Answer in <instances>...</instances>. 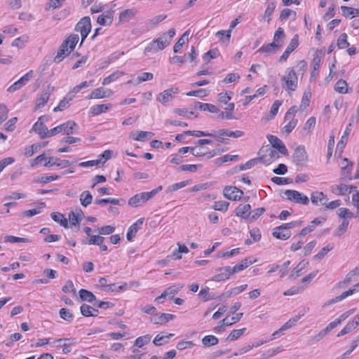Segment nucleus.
Instances as JSON below:
<instances>
[{
  "label": "nucleus",
  "mask_w": 359,
  "mask_h": 359,
  "mask_svg": "<svg viewBox=\"0 0 359 359\" xmlns=\"http://www.w3.org/2000/svg\"><path fill=\"white\" fill-rule=\"evenodd\" d=\"M154 78V75L150 72H142L137 74L135 77L128 81V84L132 86H137L142 82L151 81Z\"/></svg>",
  "instance_id": "obj_24"
},
{
  "label": "nucleus",
  "mask_w": 359,
  "mask_h": 359,
  "mask_svg": "<svg viewBox=\"0 0 359 359\" xmlns=\"http://www.w3.org/2000/svg\"><path fill=\"white\" fill-rule=\"evenodd\" d=\"M81 219V215L76 214L75 212H72L69 216V222L68 224H70V227H75V231H77V225Z\"/></svg>",
  "instance_id": "obj_52"
},
{
  "label": "nucleus",
  "mask_w": 359,
  "mask_h": 359,
  "mask_svg": "<svg viewBox=\"0 0 359 359\" xmlns=\"http://www.w3.org/2000/svg\"><path fill=\"white\" fill-rule=\"evenodd\" d=\"M248 287L247 284L236 286L223 293L222 296L226 298H231L237 296L245 291Z\"/></svg>",
  "instance_id": "obj_38"
},
{
  "label": "nucleus",
  "mask_w": 359,
  "mask_h": 359,
  "mask_svg": "<svg viewBox=\"0 0 359 359\" xmlns=\"http://www.w3.org/2000/svg\"><path fill=\"white\" fill-rule=\"evenodd\" d=\"M144 222V218H140L129 226L126 233V238L128 241H131L133 240L137 231L142 229Z\"/></svg>",
  "instance_id": "obj_20"
},
{
  "label": "nucleus",
  "mask_w": 359,
  "mask_h": 359,
  "mask_svg": "<svg viewBox=\"0 0 359 359\" xmlns=\"http://www.w3.org/2000/svg\"><path fill=\"white\" fill-rule=\"evenodd\" d=\"M259 158L264 163L271 164L279 158V154L277 150L267 145L261 148Z\"/></svg>",
  "instance_id": "obj_9"
},
{
  "label": "nucleus",
  "mask_w": 359,
  "mask_h": 359,
  "mask_svg": "<svg viewBox=\"0 0 359 359\" xmlns=\"http://www.w3.org/2000/svg\"><path fill=\"white\" fill-rule=\"evenodd\" d=\"M112 95V91L110 89L105 88H98L94 89L90 95L89 99H102L105 97H109Z\"/></svg>",
  "instance_id": "obj_29"
},
{
  "label": "nucleus",
  "mask_w": 359,
  "mask_h": 359,
  "mask_svg": "<svg viewBox=\"0 0 359 359\" xmlns=\"http://www.w3.org/2000/svg\"><path fill=\"white\" fill-rule=\"evenodd\" d=\"M111 106L109 104H95L90 108L89 116H95L109 111Z\"/></svg>",
  "instance_id": "obj_35"
},
{
  "label": "nucleus",
  "mask_w": 359,
  "mask_h": 359,
  "mask_svg": "<svg viewBox=\"0 0 359 359\" xmlns=\"http://www.w3.org/2000/svg\"><path fill=\"white\" fill-rule=\"evenodd\" d=\"M93 200V196L88 191H85L82 192L80 195V202L81 205L84 207H86L89 204L91 203Z\"/></svg>",
  "instance_id": "obj_58"
},
{
  "label": "nucleus",
  "mask_w": 359,
  "mask_h": 359,
  "mask_svg": "<svg viewBox=\"0 0 359 359\" xmlns=\"http://www.w3.org/2000/svg\"><path fill=\"white\" fill-rule=\"evenodd\" d=\"M285 36V35L283 29L282 27H279L274 33L273 40L272 42L280 48L284 43Z\"/></svg>",
  "instance_id": "obj_42"
},
{
  "label": "nucleus",
  "mask_w": 359,
  "mask_h": 359,
  "mask_svg": "<svg viewBox=\"0 0 359 359\" xmlns=\"http://www.w3.org/2000/svg\"><path fill=\"white\" fill-rule=\"evenodd\" d=\"M316 246V241H311L309 242L301 250L300 255L303 257H306L309 255L313 250Z\"/></svg>",
  "instance_id": "obj_54"
},
{
  "label": "nucleus",
  "mask_w": 359,
  "mask_h": 359,
  "mask_svg": "<svg viewBox=\"0 0 359 359\" xmlns=\"http://www.w3.org/2000/svg\"><path fill=\"white\" fill-rule=\"evenodd\" d=\"M212 137L218 138L222 140H225L227 137L234 139L241 138L244 135V132L242 130H231L229 129H222L218 131L212 133Z\"/></svg>",
  "instance_id": "obj_12"
},
{
  "label": "nucleus",
  "mask_w": 359,
  "mask_h": 359,
  "mask_svg": "<svg viewBox=\"0 0 359 359\" xmlns=\"http://www.w3.org/2000/svg\"><path fill=\"white\" fill-rule=\"evenodd\" d=\"M173 336V334H167V335H164V334H157L154 340H153V343L156 345V346H161L164 344H166L168 343V339Z\"/></svg>",
  "instance_id": "obj_47"
},
{
  "label": "nucleus",
  "mask_w": 359,
  "mask_h": 359,
  "mask_svg": "<svg viewBox=\"0 0 359 359\" xmlns=\"http://www.w3.org/2000/svg\"><path fill=\"white\" fill-rule=\"evenodd\" d=\"M29 38L27 36L24 35L21 36L17 39H15L13 43L12 46L14 47H17L18 48H22L25 47V44L28 42Z\"/></svg>",
  "instance_id": "obj_61"
},
{
  "label": "nucleus",
  "mask_w": 359,
  "mask_h": 359,
  "mask_svg": "<svg viewBox=\"0 0 359 359\" xmlns=\"http://www.w3.org/2000/svg\"><path fill=\"white\" fill-rule=\"evenodd\" d=\"M224 196L229 200H239L243 196V191L236 187H226L223 191Z\"/></svg>",
  "instance_id": "obj_25"
},
{
  "label": "nucleus",
  "mask_w": 359,
  "mask_h": 359,
  "mask_svg": "<svg viewBox=\"0 0 359 359\" xmlns=\"http://www.w3.org/2000/svg\"><path fill=\"white\" fill-rule=\"evenodd\" d=\"M217 274L214 275L210 280L213 282H221L228 280L231 276L233 275L231 267L229 266L220 267L216 269Z\"/></svg>",
  "instance_id": "obj_17"
},
{
  "label": "nucleus",
  "mask_w": 359,
  "mask_h": 359,
  "mask_svg": "<svg viewBox=\"0 0 359 359\" xmlns=\"http://www.w3.org/2000/svg\"><path fill=\"white\" fill-rule=\"evenodd\" d=\"M279 48H280L277 45H276L275 43L271 42V43H269L268 44H266V45L262 46L257 50V52L259 53L270 55V54L276 53L279 50Z\"/></svg>",
  "instance_id": "obj_41"
},
{
  "label": "nucleus",
  "mask_w": 359,
  "mask_h": 359,
  "mask_svg": "<svg viewBox=\"0 0 359 359\" xmlns=\"http://www.w3.org/2000/svg\"><path fill=\"white\" fill-rule=\"evenodd\" d=\"M231 35V29L228 30H220L216 33V36L218 37L220 41L222 43H228L229 42Z\"/></svg>",
  "instance_id": "obj_51"
},
{
  "label": "nucleus",
  "mask_w": 359,
  "mask_h": 359,
  "mask_svg": "<svg viewBox=\"0 0 359 359\" xmlns=\"http://www.w3.org/2000/svg\"><path fill=\"white\" fill-rule=\"evenodd\" d=\"M294 70L298 76L302 77L307 69V63L304 60H299L297 62Z\"/></svg>",
  "instance_id": "obj_53"
},
{
  "label": "nucleus",
  "mask_w": 359,
  "mask_h": 359,
  "mask_svg": "<svg viewBox=\"0 0 359 359\" xmlns=\"http://www.w3.org/2000/svg\"><path fill=\"white\" fill-rule=\"evenodd\" d=\"M90 29L91 24L90 18H84L78 22L76 27V30L80 33L81 36V41L80 44H81L83 40L87 37Z\"/></svg>",
  "instance_id": "obj_16"
},
{
  "label": "nucleus",
  "mask_w": 359,
  "mask_h": 359,
  "mask_svg": "<svg viewBox=\"0 0 359 359\" xmlns=\"http://www.w3.org/2000/svg\"><path fill=\"white\" fill-rule=\"evenodd\" d=\"M232 93L231 92H222L218 94L217 101L222 104H227L231 100Z\"/></svg>",
  "instance_id": "obj_56"
},
{
  "label": "nucleus",
  "mask_w": 359,
  "mask_h": 359,
  "mask_svg": "<svg viewBox=\"0 0 359 359\" xmlns=\"http://www.w3.org/2000/svg\"><path fill=\"white\" fill-rule=\"evenodd\" d=\"M247 329L245 327H243L241 329L233 330L227 336L226 340L229 341H234L238 339L241 337H242Z\"/></svg>",
  "instance_id": "obj_43"
},
{
  "label": "nucleus",
  "mask_w": 359,
  "mask_h": 359,
  "mask_svg": "<svg viewBox=\"0 0 359 359\" xmlns=\"http://www.w3.org/2000/svg\"><path fill=\"white\" fill-rule=\"evenodd\" d=\"M162 189L160 186L151 191L142 192L137 194L128 200V205L130 208H137L142 206L149 199L152 198L159 191Z\"/></svg>",
  "instance_id": "obj_3"
},
{
  "label": "nucleus",
  "mask_w": 359,
  "mask_h": 359,
  "mask_svg": "<svg viewBox=\"0 0 359 359\" xmlns=\"http://www.w3.org/2000/svg\"><path fill=\"white\" fill-rule=\"evenodd\" d=\"M116 231V226L113 224L106 225L97 228V234L90 236L87 240L88 245H101L103 243L104 238L103 236H107L113 233Z\"/></svg>",
  "instance_id": "obj_4"
},
{
  "label": "nucleus",
  "mask_w": 359,
  "mask_h": 359,
  "mask_svg": "<svg viewBox=\"0 0 359 359\" xmlns=\"http://www.w3.org/2000/svg\"><path fill=\"white\" fill-rule=\"evenodd\" d=\"M154 133L149 131L135 130L129 134V137L134 141L144 142L151 139Z\"/></svg>",
  "instance_id": "obj_22"
},
{
  "label": "nucleus",
  "mask_w": 359,
  "mask_h": 359,
  "mask_svg": "<svg viewBox=\"0 0 359 359\" xmlns=\"http://www.w3.org/2000/svg\"><path fill=\"white\" fill-rule=\"evenodd\" d=\"M114 17V11L109 10L98 16L97 22L102 26H109L113 22Z\"/></svg>",
  "instance_id": "obj_26"
},
{
  "label": "nucleus",
  "mask_w": 359,
  "mask_h": 359,
  "mask_svg": "<svg viewBox=\"0 0 359 359\" xmlns=\"http://www.w3.org/2000/svg\"><path fill=\"white\" fill-rule=\"evenodd\" d=\"M179 93L177 88H170L159 93L156 100L162 104L168 105Z\"/></svg>",
  "instance_id": "obj_11"
},
{
  "label": "nucleus",
  "mask_w": 359,
  "mask_h": 359,
  "mask_svg": "<svg viewBox=\"0 0 359 359\" xmlns=\"http://www.w3.org/2000/svg\"><path fill=\"white\" fill-rule=\"evenodd\" d=\"M79 296L82 300L87 301L88 302H92L95 299V297L92 292L84 289H81L79 291Z\"/></svg>",
  "instance_id": "obj_64"
},
{
  "label": "nucleus",
  "mask_w": 359,
  "mask_h": 359,
  "mask_svg": "<svg viewBox=\"0 0 359 359\" xmlns=\"http://www.w3.org/2000/svg\"><path fill=\"white\" fill-rule=\"evenodd\" d=\"M282 86L287 90L294 91L297 88L298 76L294 69L289 68L281 79Z\"/></svg>",
  "instance_id": "obj_6"
},
{
  "label": "nucleus",
  "mask_w": 359,
  "mask_h": 359,
  "mask_svg": "<svg viewBox=\"0 0 359 359\" xmlns=\"http://www.w3.org/2000/svg\"><path fill=\"white\" fill-rule=\"evenodd\" d=\"M251 206L250 204H240L235 210L236 216L249 220Z\"/></svg>",
  "instance_id": "obj_33"
},
{
  "label": "nucleus",
  "mask_w": 359,
  "mask_h": 359,
  "mask_svg": "<svg viewBox=\"0 0 359 359\" xmlns=\"http://www.w3.org/2000/svg\"><path fill=\"white\" fill-rule=\"evenodd\" d=\"M356 311V309H349L344 313H343L338 318L331 322L327 325V326L325 328L328 334L334 330L336 327L340 325L343 321H344L349 316L353 315Z\"/></svg>",
  "instance_id": "obj_18"
},
{
  "label": "nucleus",
  "mask_w": 359,
  "mask_h": 359,
  "mask_svg": "<svg viewBox=\"0 0 359 359\" xmlns=\"http://www.w3.org/2000/svg\"><path fill=\"white\" fill-rule=\"evenodd\" d=\"M282 105V102L280 100H276L271 107V109L266 116L263 117V119L265 121H269L274 118V117L277 115L279 107Z\"/></svg>",
  "instance_id": "obj_39"
},
{
  "label": "nucleus",
  "mask_w": 359,
  "mask_h": 359,
  "mask_svg": "<svg viewBox=\"0 0 359 359\" xmlns=\"http://www.w3.org/2000/svg\"><path fill=\"white\" fill-rule=\"evenodd\" d=\"M284 196L290 201L304 205L308 204L309 201V198L306 196L294 190L285 191L284 192Z\"/></svg>",
  "instance_id": "obj_15"
},
{
  "label": "nucleus",
  "mask_w": 359,
  "mask_h": 359,
  "mask_svg": "<svg viewBox=\"0 0 359 359\" xmlns=\"http://www.w3.org/2000/svg\"><path fill=\"white\" fill-rule=\"evenodd\" d=\"M51 217L54 221L58 222L61 226L67 227L68 220L64 217L63 215L54 212L51 214Z\"/></svg>",
  "instance_id": "obj_59"
},
{
  "label": "nucleus",
  "mask_w": 359,
  "mask_h": 359,
  "mask_svg": "<svg viewBox=\"0 0 359 359\" xmlns=\"http://www.w3.org/2000/svg\"><path fill=\"white\" fill-rule=\"evenodd\" d=\"M44 146L45 144H34L31 146L27 147L24 149V155L26 157H31Z\"/></svg>",
  "instance_id": "obj_45"
},
{
  "label": "nucleus",
  "mask_w": 359,
  "mask_h": 359,
  "mask_svg": "<svg viewBox=\"0 0 359 359\" xmlns=\"http://www.w3.org/2000/svg\"><path fill=\"white\" fill-rule=\"evenodd\" d=\"M175 318V316L170 313H161L155 320L156 324H164Z\"/></svg>",
  "instance_id": "obj_55"
},
{
  "label": "nucleus",
  "mask_w": 359,
  "mask_h": 359,
  "mask_svg": "<svg viewBox=\"0 0 359 359\" xmlns=\"http://www.w3.org/2000/svg\"><path fill=\"white\" fill-rule=\"evenodd\" d=\"M267 138L270 144L272 145L271 148L278 150V152L279 151L284 155L287 154V150L286 147L277 137L273 135H269Z\"/></svg>",
  "instance_id": "obj_27"
},
{
  "label": "nucleus",
  "mask_w": 359,
  "mask_h": 359,
  "mask_svg": "<svg viewBox=\"0 0 359 359\" xmlns=\"http://www.w3.org/2000/svg\"><path fill=\"white\" fill-rule=\"evenodd\" d=\"M302 225L301 221H294L282 226L276 227L273 230V236L280 240H287L292 235L290 229L300 226Z\"/></svg>",
  "instance_id": "obj_5"
},
{
  "label": "nucleus",
  "mask_w": 359,
  "mask_h": 359,
  "mask_svg": "<svg viewBox=\"0 0 359 359\" xmlns=\"http://www.w3.org/2000/svg\"><path fill=\"white\" fill-rule=\"evenodd\" d=\"M210 142L211 141L210 140H198V144L196 147H191V154L195 156H202L210 154L208 148L205 147L204 144H209Z\"/></svg>",
  "instance_id": "obj_19"
},
{
  "label": "nucleus",
  "mask_w": 359,
  "mask_h": 359,
  "mask_svg": "<svg viewBox=\"0 0 359 359\" xmlns=\"http://www.w3.org/2000/svg\"><path fill=\"white\" fill-rule=\"evenodd\" d=\"M348 222L344 220L342 223L335 230L334 236L337 237H342L348 229Z\"/></svg>",
  "instance_id": "obj_62"
},
{
  "label": "nucleus",
  "mask_w": 359,
  "mask_h": 359,
  "mask_svg": "<svg viewBox=\"0 0 359 359\" xmlns=\"http://www.w3.org/2000/svg\"><path fill=\"white\" fill-rule=\"evenodd\" d=\"M342 14L346 18H353L359 15V11L347 6H341Z\"/></svg>",
  "instance_id": "obj_60"
},
{
  "label": "nucleus",
  "mask_w": 359,
  "mask_h": 359,
  "mask_svg": "<svg viewBox=\"0 0 359 359\" xmlns=\"http://www.w3.org/2000/svg\"><path fill=\"white\" fill-rule=\"evenodd\" d=\"M359 325V313L350 320L345 327L338 333L337 337L349 333Z\"/></svg>",
  "instance_id": "obj_28"
},
{
  "label": "nucleus",
  "mask_w": 359,
  "mask_h": 359,
  "mask_svg": "<svg viewBox=\"0 0 359 359\" xmlns=\"http://www.w3.org/2000/svg\"><path fill=\"white\" fill-rule=\"evenodd\" d=\"M81 312L84 316H97L99 311L87 304H83L81 306Z\"/></svg>",
  "instance_id": "obj_46"
},
{
  "label": "nucleus",
  "mask_w": 359,
  "mask_h": 359,
  "mask_svg": "<svg viewBox=\"0 0 359 359\" xmlns=\"http://www.w3.org/2000/svg\"><path fill=\"white\" fill-rule=\"evenodd\" d=\"M137 13V11L135 8H128L126 10H123L119 13L118 15V20L119 22H127L130 21L131 19H133Z\"/></svg>",
  "instance_id": "obj_36"
},
{
  "label": "nucleus",
  "mask_w": 359,
  "mask_h": 359,
  "mask_svg": "<svg viewBox=\"0 0 359 359\" xmlns=\"http://www.w3.org/2000/svg\"><path fill=\"white\" fill-rule=\"evenodd\" d=\"M40 163H43L46 167L56 165L60 168H65L70 165V162L67 160H60L56 157H47L44 154H41L32 161L31 166L35 167Z\"/></svg>",
  "instance_id": "obj_1"
},
{
  "label": "nucleus",
  "mask_w": 359,
  "mask_h": 359,
  "mask_svg": "<svg viewBox=\"0 0 359 359\" xmlns=\"http://www.w3.org/2000/svg\"><path fill=\"white\" fill-rule=\"evenodd\" d=\"M175 34V30L174 29H170L156 40L154 43L156 45L157 50H163L168 46L171 42Z\"/></svg>",
  "instance_id": "obj_14"
},
{
  "label": "nucleus",
  "mask_w": 359,
  "mask_h": 359,
  "mask_svg": "<svg viewBox=\"0 0 359 359\" xmlns=\"http://www.w3.org/2000/svg\"><path fill=\"white\" fill-rule=\"evenodd\" d=\"M307 264L308 263L305 262L304 261L300 262L296 266V267L293 269L290 274L291 277L295 278L304 273L305 272Z\"/></svg>",
  "instance_id": "obj_44"
},
{
  "label": "nucleus",
  "mask_w": 359,
  "mask_h": 359,
  "mask_svg": "<svg viewBox=\"0 0 359 359\" xmlns=\"http://www.w3.org/2000/svg\"><path fill=\"white\" fill-rule=\"evenodd\" d=\"M49 97L46 95L41 93L35 102L34 109L36 110L38 109L43 107L48 102Z\"/></svg>",
  "instance_id": "obj_63"
},
{
  "label": "nucleus",
  "mask_w": 359,
  "mask_h": 359,
  "mask_svg": "<svg viewBox=\"0 0 359 359\" xmlns=\"http://www.w3.org/2000/svg\"><path fill=\"white\" fill-rule=\"evenodd\" d=\"M201 342L205 347H210L217 345L219 339L213 335H207L202 339Z\"/></svg>",
  "instance_id": "obj_49"
},
{
  "label": "nucleus",
  "mask_w": 359,
  "mask_h": 359,
  "mask_svg": "<svg viewBox=\"0 0 359 359\" xmlns=\"http://www.w3.org/2000/svg\"><path fill=\"white\" fill-rule=\"evenodd\" d=\"M79 41V36L78 34H73L68 36V38L61 45L57 54L55 57V61L59 62L65 56L68 55L74 50Z\"/></svg>",
  "instance_id": "obj_2"
},
{
  "label": "nucleus",
  "mask_w": 359,
  "mask_h": 359,
  "mask_svg": "<svg viewBox=\"0 0 359 359\" xmlns=\"http://www.w3.org/2000/svg\"><path fill=\"white\" fill-rule=\"evenodd\" d=\"M224 111L219 112V115L217 116L219 118L225 119H233L234 118L233 111L234 110L235 105L232 102H229L227 104H224Z\"/></svg>",
  "instance_id": "obj_37"
},
{
  "label": "nucleus",
  "mask_w": 359,
  "mask_h": 359,
  "mask_svg": "<svg viewBox=\"0 0 359 359\" xmlns=\"http://www.w3.org/2000/svg\"><path fill=\"white\" fill-rule=\"evenodd\" d=\"M53 347L61 348L64 354H67L72 351V344L68 339H60L52 343Z\"/></svg>",
  "instance_id": "obj_34"
},
{
  "label": "nucleus",
  "mask_w": 359,
  "mask_h": 359,
  "mask_svg": "<svg viewBox=\"0 0 359 359\" xmlns=\"http://www.w3.org/2000/svg\"><path fill=\"white\" fill-rule=\"evenodd\" d=\"M297 111L296 107H290L285 114V120L287 123L284 126L282 129L283 134L288 135L297 124V120L295 118V115Z\"/></svg>",
  "instance_id": "obj_8"
},
{
  "label": "nucleus",
  "mask_w": 359,
  "mask_h": 359,
  "mask_svg": "<svg viewBox=\"0 0 359 359\" xmlns=\"http://www.w3.org/2000/svg\"><path fill=\"white\" fill-rule=\"evenodd\" d=\"M220 56V52L218 49L214 48L210 50L203 55V58L207 62H209L211 59H216Z\"/></svg>",
  "instance_id": "obj_57"
},
{
  "label": "nucleus",
  "mask_w": 359,
  "mask_h": 359,
  "mask_svg": "<svg viewBox=\"0 0 359 359\" xmlns=\"http://www.w3.org/2000/svg\"><path fill=\"white\" fill-rule=\"evenodd\" d=\"M72 100V97H64L58 102L57 106L53 107V111L54 112H60L65 111V109H68L70 107Z\"/></svg>",
  "instance_id": "obj_40"
},
{
  "label": "nucleus",
  "mask_w": 359,
  "mask_h": 359,
  "mask_svg": "<svg viewBox=\"0 0 359 359\" xmlns=\"http://www.w3.org/2000/svg\"><path fill=\"white\" fill-rule=\"evenodd\" d=\"M311 203L318 206H324L327 204V198L322 191H314L311 196Z\"/></svg>",
  "instance_id": "obj_32"
},
{
  "label": "nucleus",
  "mask_w": 359,
  "mask_h": 359,
  "mask_svg": "<svg viewBox=\"0 0 359 359\" xmlns=\"http://www.w3.org/2000/svg\"><path fill=\"white\" fill-rule=\"evenodd\" d=\"M43 116L39 118L38 121L32 126V130L36 133L41 139L52 137L51 129L48 130L43 122Z\"/></svg>",
  "instance_id": "obj_13"
},
{
  "label": "nucleus",
  "mask_w": 359,
  "mask_h": 359,
  "mask_svg": "<svg viewBox=\"0 0 359 359\" xmlns=\"http://www.w3.org/2000/svg\"><path fill=\"white\" fill-rule=\"evenodd\" d=\"M183 287H184L183 285L177 284V285H172V286L168 287L163 292V293L160 296L157 297L155 299V302H160V300L161 299H165L168 297H172L173 296L177 294L182 290V288Z\"/></svg>",
  "instance_id": "obj_23"
},
{
  "label": "nucleus",
  "mask_w": 359,
  "mask_h": 359,
  "mask_svg": "<svg viewBox=\"0 0 359 359\" xmlns=\"http://www.w3.org/2000/svg\"><path fill=\"white\" fill-rule=\"evenodd\" d=\"M293 159L299 165H305L309 160V156L305 148L298 147L293 154Z\"/></svg>",
  "instance_id": "obj_21"
},
{
  "label": "nucleus",
  "mask_w": 359,
  "mask_h": 359,
  "mask_svg": "<svg viewBox=\"0 0 359 359\" xmlns=\"http://www.w3.org/2000/svg\"><path fill=\"white\" fill-rule=\"evenodd\" d=\"M78 129V125L74 121H68L64 123L51 128L52 137L57 134L71 135L74 133Z\"/></svg>",
  "instance_id": "obj_7"
},
{
  "label": "nucleus",
  "mask_w": 359,
  "mask_h": 359,
  "mask_svg": "<svg viewBox=\"0 0 359 359\" xmlns=\"http://www.w3.org/2000/svg\"><path fill=\"white\" fill-rule=\"evenodd\" d=\"M34 72L33 70L29 71L22 77H20L18 81L14 82L10 86L8 87L6 91L8 93H13L15 91H18L22 88L25 86H26L30 80L34 77Z\"/></svg>",
  "instance_id": "obj_10"
},
{
  "label": "nucleus",
  "mask_w": 359,
  "mask_h": 359,
  "mask_svg": "<svg viewBox=\"0 0 359 359\" xmlns=\"http://www.w3.org/2000/svg\"><path fill=\"white\" fill-rule=\"evenodd\" d=\"M335 90L341 94H346L348 93V86L346 81L344 80H339L335 86H334Z\"/></svg>",
  "instance_id": "obj_50"
},
{
  "label": "nucleus",
  "mask_w": 359,
  "mask_h": 359,
  "mask_svg": "<svg viewBox=\"0 0 359 359\" xmlns=\"http://www.w3.org/2000/svg\"><path fill=\"white\" fill-rule=\"evenodd\" d=\"M257 259L245 258L241 260L238 264L231 267L233 274L242 271L252 264L257 262Z\"/></svg>",
  "instance_id": "obj_31"
},
{
  "label": "nucleus",
  "mask_w": 359,
  "mask_h": 359,
  "mask_svg": "<svg viewBox=\"0 0 359 359\" xmlns=\"http://www.w3.org/2000/svg\"><path fill=\"white\" fill-rule=\"evenodd\" d=\"M359 293V283L355 285L351 289L343 292L340 296L336 298V301H341L351 295Z\"/></svg>",
  "instance_id": "obj_48"
},
{
  "label": "nucleus",
  "mask_w": 359,
  "mask_h": 359,
  "mask_svg": "<svg viewBox=\"0 0 359 359\" xmlns=\"http://www.w3.org/2000/svg\"><path fill=\"white\" fill-rule=\"evenodd\" d=\"M196 109H198L199 110L208 112L212 114L219 115L220 109L215 105L210 103H202L197 102L195 105Z\"/></svg>",
  "instance_id": "obj_30"
}]
</instances>
